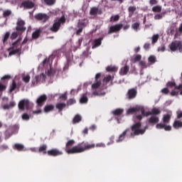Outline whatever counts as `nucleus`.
<instances>
[{
  "instance_id": "1",
  "label": "nucleus",
  "mask_w": 182,
  "mask_h": 182,
  "mask_svg": "<svg viewBox=\"0 0 182 182\" xmlns=\"http://www.w3.org/2000/svg\"><path fill=\"white\" fill-rule=\"evenodd\" d=\"M75 143V141L74 139H70L65 144V151L68 154H77V153H83V151L95 149V144H89V142L85 141L72 147ZM70 147L72 148L69 149Z\"/></svg>"
},
{
  "instance_id": "2",
  "label": "nucleus",
  "mask_w": 182,
  "mask_h": 182,
  "mask_svg": "<svg viewBox=\"0 0 182 182\" xmlns=\"http://www.w3.org/2000/svg\"><path fill=\"white\" fill-rule=\"evenodd\" d=\"M141 128V122H139L134 124L131 127L132 132L130 133V137H134V136H140V134H144L146 130L149 129V127L146 126L144 129Z\"/></svg>"
},
{
  "instance_id": "3",
  "label": "nucleus",
  "mask_w": 182,
  "mask_h": 182,
  "mask_svg": "<svg viewBox=\"0 0 182 182\" xmlns=\"http://www.w3.org/2000/svg\"><path fill=\"white\" fill-rule=\"evenodd\" d=\"M66 22V18L65 16H62L61 18H58V20H55L54 21V23L53 24V26L50 28V31L51 32H53L54 33H56L60 29V26L63 25Z\"/></svg>"
},
{
  "instance_id": "4",
  "label": "nucleus",
  "mask_w": 182,
  "mask_h": 182,
  "mask_svg": "<svg viewBox=\"0 0 182 182\" xmlns=\"http://www.w3.org/2000/svg\"><path fill=\"white\" fill-rule=\"evenodd\" d=\"M169 49L171 52H176L178 50L179 52H182V41H174L168 46Z\"/></svg>"
},
{
  "instance_id": "5",
  "label": "nucleus",
  "mask_w": 182,
  "mask_h": 182,
  "mask_svg": "<svg viewBox=\"0 0 182 182\" xmlns=\"http://www.w3.org/2000/svg\"><path fill=\"white\" fill-rule=\"evenodd\" d=\"M137 96V87H133L128 90L127 92V97L128 100H133Z\"/></svg>"
},
{
  "instance_id": "6",
  "label": "nucleus",
  "mask_w": 182,
  "mask_h": 182,
  "mask_svg": "<svg viewBox=\"0 0 182 182\" xmlns=\"http://www.w3.org/2000/svg\"><path fill=\"white\" fill-rule=\"evenodd\" d=\"M35 19L37 21H41V22H43V23H46V22H48L49 21V16L46 14L43 13H38L34 16Z\"/></svg>"
},
{
  "instance_id": "7",
  "label": "nucleus",
  "mask_w": 182,
  "mask_h": 182,
  "mask_svg": "<svg viewBox=\"0 0 182 182\" xmlns=\"http://www.w3.org/2000/svg\"><path fill=\"white\" fill-rule=\"evenodd\" d=\"M31 102L28 100H22L18 103L19 110H25V107L27 110H29Z\"/></svg>"
},
{
  "instance_id": "8",
  "label": "nucleus",
  "mask_w": 182,
  "mask_h": 182,
  "mask_svg": "<svg viewBox=\"0 0 182 182\" xmlns=\"http://www.w3.org/2000/svg\"><path fill=\"white\" fill-rule=\"evenodd\" d=\"M123 28V24H116L114 26H111L108 30V35L112 33H116V32H119V31Z\"/></svg>"
},
{
  "instance_id": "9",
  "label": "nucleus",
  "mask_w": 182,
  "mask_h": 182,
  "mask_svg": "<svg viewBox=\"0 0 182 182\" xmlns=\"http://www.w3.org/2000/svg\"><path fill=\"white\" fill-rule=\"evenodd\" d=\"M46 79V75L44 73H41L40 75H36L32 81L33 86H36L41 80L43 82Z\"/></svg>"
},
{
  "instance_id": "10",
  "label": "nucleus",
  "mask_w": 182,
  "mask_h": 182,
  "mask_svg": "<svg viewBox=\"0 0 182 182\" xmlns=\"http://www.w3.org/2000/svg\"><path fill=\"white\" fill-rule=\"evenodd\" d=\"M47 154L48 156L56 157L58 156H62V154H63V152L62 151H60L58 149H53L48 150L47 151Z\"/></svg>"
},
{
  "instance_id": "11",
  "label": "nucleus",
  "mask_w": 182,
  "mask_h": 182,
  "mask_svg": "<svg viewBox=\"0 0 182 182\" xmlns=\"http://www.w3.org/2000/svg\"><path fill=\"white\" fill-rule=\"evenodd\" d=\"M16 30L17 32H25V31H26V27H25V22L23 20H18L17 21Z\"/></svg>"
},
{
  "instance_id": "12",
  "label": "nucleus",
  "mask_w": 182,
  "mask_h": 182,
  "mask_svg": "<svg viewBox=\"0 0 182 182\" xmlns=\"http://www.w3.org/2000/svg\"><path fill=\"white\" fill-rule=\"evenodd\" d=\"M46 100H48V96L46 95H42L37 99L36 103L39 107H42Z\"/></svg>"
},
{
  "instance_id": "13",
  "label": "nucleus",
  "mask_w": 182,
  "mask_h": 182,
  "mask_svg": "<svg viewBox=\"0 0 182 182\" xmlns=\"http://www.w3.org/2000/svg\"><path fill=\"white\" fill-rule=\"evenodd\" d=\"M103 38L104 37H101V38L95 39L92 46V49H96V48H99V46L102 45V41H103Z\"/></svg>"
},
{
  "instance_id": "14",
  "label": "nucleus",
  "mask_w": 182,
  "mask_h": 182,
  "mask_svg": "<svg viewBox=\"0 0 182 182\" xmlns=\"http://www.w3.org/2000/svg\"><path fill=\"white\" fill-rule=\"evenodd\" d=\"M129 70H130V68L127 65H125L124 67H122L119 70V75L121 76H126V75H127V73H129Z\"/></svg>"
},
{
  "instance_id": "15",
  "label": "nucleus",
  "mask_w": 182,
  "mask_h": 182,
  "mask_svg": "<svg viewBox=\"0 0 182 182\" xmlns=\"http://www.w3.org/2000/svg\"><path fill=\"white\" fill-rule=\"evenodd\" d=\"M159 122H160V119L159 118V117L155 116V115H152L148 119V123H149V124H156L159 123Z\"/></svg>"
},
{
  "instance_id": "16",
  "label": "nucleus",
  "mask_w": 182,
  "mask_h": 182,
  "mask_svg": "<svg viewBox=\"0 0 182 182\" xmlns=\"http://www.w3.org/2000/svg\"><path fill=\"white\" fill-rule=\"evenodd\" d=\"M160 113H161V111H160V109L157 108H153L151 109V112H146V117H147V116H151V114L157 116V114H160Z\"/></svg>"
},
{
  "instance_id": "17",
  "label": "nucleus",
  "mask_w": 182,
  "mask_h": 182,
  "mask_svg": "<svg viewBox=\"0 0 182 182\" xmlns=\"http://www.w3.org/2000/svg\"><path fill=\"white\" fill-rule=\"evenodd\" d=\"M130 132V129H127L123 133H122L118 139L117 140V143H120V141H123L124 140V138L126 137V134Z\"/></svg>"
},
{
  "instance_id": "18",
  "label": "nucleus",
  "mask_w": 182,
  "mask_h": 182,
  "mask_svg": "<svg viewBox=\"0 0 182 182\" xmlns=\"http://www.w3.org/2000/svg\"><path fill=\"white\" fill-rule=\"evenodd\" d=\"M102 15V10H99L97 7H92L90 11V15L95 16V15Z\"/></svg>"
},
{
  "instance_id": "19",
  "label": "nucleus",
  "mask_w": 182,
  "mask_h": 182,
  "mask_svg": "<svg viewBox=\"0 0 182 182\" xmlns=\"http://www.w3.org/2000/svg\"><path fill=\"white\" fill-rule=\"evenodd\" d=\"M22 5L24 8H26V9H32V8L35 6V4L29 1L23 2Z\"/></svg>"
},
{
  "instance_id": "20",
  "label": "nucleus",
  "mask_w": 182,
  "mask_h": 182,
  "mask_svg": "<svg viewBox=\"0 0 182 182\" xmlns=\"http://www.w3.org/2000/svg\"><path fill=\"white\" fill-rule=\"evenodd\" d=\"M16 106V103L15 101L10 102L9 104H6L3 106V109L4 110H9V109H12V107H15Z\"/></svg>"
},
{
  "instance_id": "21",
  "label": "nucleus",
  "mask_w": 182,
  "mask_h": 182,
  "mask_svg": "<svg viewBox=\"0 0 182 182\" xmlns=\"http://www.w3.org/2000/svg\"><path fill=\"white\" fill-rule=\"evenodd\" d=\"M13 149L14 150H17L18 151H23V149H25V146L22 144H15L13 146Z\"/></svg>"
},
{
  "instance_id": "22",
  "label": "nucleus",
  "mask_w": 182,
  "mask_h": 182,
  "mask_svg": "<svg viewBox=\"0 0 182 182\" xmlns=\"http://www.w3.org/2000/svg\"><path fill=\"white\" fill-rule=\"evenodd\" d=\"M136 11H137V8H136L135 6H130L128 8L129 16V17L133 16V15H134V12H136Z\"/></svg>"
},
{
  "instance_id": "23",
  "label": "nucleus",
  "mask_w": 182,
  "mask_h": 182,
  "mask_svg": "<svg viewBox=\"0 0 182 182\" xmlns=\"http://www.w3.org/2000/svg\"><path fill=\"white\" fill-rule=\"evenodd\" d=\"M48 145L47 144H43L38 148V152L43 153V154H48Z\"/></svg>"
},
{
  "instance_id": "24",
  "label": "nucleus",
  "mask_w": 182,
  "mask_h": 182,
  "mask_svg": "<svg viewBox=\"0 0 182 182\" xmlns=\"http://www.w3.org/2000/svg\"><path fill=\"white\" fill-rule=\"evenodd\" d=\"M9 129H11L12 134H16V133H18L19 130V125L18 124L12 125L9 127Z\"/></svg>"
},
{
  "instance_id": "25",
  "label": "nucleus",
  "mask_w": 182,
  "mask_h": 182,
  "mask_svg": "<svg viewBox=\"0 0 182 182\" xmlns=\"http://www.w3.org/2000/svg\"><path fill=\"white\" fill-rule=\"evenodd\" d=\"M173 129H181L182 127V122L180 120H175L173 124Z\"/></svg>"
},
{
  "instance_id": "26",
  "label": "nucleus",
  "mask_w": 182,
  "mask_h": 182,
  "mask_svg": "<svg viewBox=\"0 0 182 182\" xmlns=\"http://www.w3.org/2000/svg\"><path fill=\"white\" fill-rule=\"evenodd\" d=\"M41 33H42V30L37 29L32 33L33 39H38L39 36H41Z\"/></svg>"
},
{
  "instance_id": "27",
  "label": "nucleus",
  "mask_w": 182,
  "mask_h": 182,
  "mask_svg": "<svg viewBox=\"0 0 182 182\" xmlns=\"http://www.w3.org/2000/svg\"><path fill=\"white\" fill-rule=\"evenodd\" d=\"M67 105L63 102L57 103L55 105L56 109H58V112H62L65 107H66Z\"/></svg>"
},
{
  "instance_id": "28",
  "label": "nucleus",
  "mask_w": 182,
  "mask_h": 182,
  "mask_svg": "<svg viewBox=\"0 0 182 182\" xmlns=\"http://www.w3.org/2000/svg\"><path fill=\"white\" fill-rule=\"evenodd\" d=\"M124 112V110H123V109L118 108L112 111V114H114V116H122Z\"/></svg>"
},
{
  "instance_id": "29",
  "label": "nucleus",
  "mask_w": 182,
  "mask_h": 182,
  "mask_svg": "<svg viewBox=\"0 0 182 182\" xmlns=\"http://www.w3.org/2000/svg\"><path fill=\"white\" fill-rule=\"evenodd\" d=\"M80 122H82V116L76 114L73 119V124H76V123H79Z\"/></svg>"
},
{
  "instance_id": "30",
  "label": "nucleus",
  "mask_w": 182,
  "mask_h": 182,
  "mask_svg": "<svg viewBox=\"0 0 182 182\" xmlns=\"http://www.w3.org/2000/svg\"><path fill=\"white\" fill-rule=\"evenodd\" d=\"M139 110H140V109H139L137 107L129 108L127 111V114H133V113H137V112H139Z\"/></svg>"
},
{
  "instance_id": "31",
  "label": "nucleus",
  "mask_w": 182,
  "mask_h": 182,
  "mask_svg": "<svg viewBox=\"0 0 182 182\" xmlns=\"http://www.w3.org/2000/svg\"><path fill=\"white\" fill-rule=\"evenodd\" d=\"M53 109H55L54 105H48L44 107V112H45V113H49V112H52V110H53Z\"/></svg>"
},
{
  "instance_id": "32",
  "label": "nucleus",
  "mask_w": 182,
  "mask_h": 182,
  "mask_svg": "<svg viewBox=\"0 0 182 182\" xmlns=\"http://www.w3.org/2000/svg\"><path fill=\"white\" fill-rule=\"evenodd\" d=\"M87 26V22L85 21V20H82L77 23V28H86Z\"/></svg>"
},
{
  "instance_id": "33",
  "label": "nucleus",
  "mask_w": 182,
  "mask_h": 182,
  "mask_svg": "<svg viewBox=\"0 0 182 182\" xmlns=\"http://www.w3.org/2000/svg\"><path fill=\"white\" fill-rule=\"evenodd\" d=\"M148 62L151 63V65H153L157 62V58L155 57V55H150L148 58Z\"/></svg>"
},
{
  "instance_id": "34",
  "label": "nucleus",
  "mask_w": 182,
  "mask_h": 182,
  "mask_svg": "<svg viewBox=\"0 0 182 182\" xmlns=\"http://www.w3.org/2000/svg\"><path fill=\"white\" fill-rule=\"evenodd\" d=\"M170 119H171V115L170 114L164 115V117H163L164 123H170Z\"/></svg>"
},
{
  "instance_id": "35",
  "label": "nucleus",
  "mask_w": 182,
  "mask_h": 182,
  "mask_svg": "<svg viewBox=\"0 0 182 182\" xmlns=\"http://www.w3.org/2000/svg\"><path fill=\"white\" fill-rule=\"evenodd\" d=\"M88 100H89L87 99V96H86V94H83L80 100V103H87Z\"/></svg>"
},
{
  "instance_id": "36",
  "label": "nucleus",
  "mask_w": 182,
  "mask_h": 182,
  "mask_svg": "<svg viewBox=\"0 0 182 182\" xmlns=\"http://www.w3.org/2000/svg\"><path fill=\"white\" fill-rule=\"evenodd\" d=\"M44 2L46 5H48V6H52L53 5H55V4H56V0H44Z\"/></svg>"
},
{
  "instance_id": "37",
  "label": "nucleus",
  "mask_w": 182,
  "mask_h": 182,
  "mask_svg": "<svg viewBox=\"0 0 182 182\" xmlns=\"http://www.w3.org/2000/svg\"><path fill=\"white\" fill-rule=\"evenodd\" d=\"M107 72H117L116 66H107L106 68Z\"/></svg>"
},
{
  "instance_id": "38",
  "label": "nucleus",
  "mask_w": 182,
  "mask_h": 182,
  "mask_svg": "<svg viewBox=\"0 0 182 182\" xmlns=\"http://www.w3.org/2000/svg\"><path fill=\"white\" fill-rule=\"evenodd\" d=\"M102 85V81L99 80V81H96L95 83L92 85V89H98V87H100V86Z\"/></svg>"
},
{
  "instance_id": "39",
  "label": "nucleus",
  "mask_w": 182,
  "mask_h": 182,
  "mask_svg": "<svg viewBox=\"0 0 182 182\" xmlns=\"http://www.w3.org/2000/svg\"><path fill=\"white\" fill-rule=\"evenodd\" d=\"M15 89H16V82H15V80H13L11 85H10V93H12V92H14Z\"/></svg>"
},
{
  "instance_id": "40",
  "label": "nucleus",
  "mask_w": 182,
  "mask_h": 182,
  "mask_svg": "<svg viewBox=\"0 0 182 182\" xmlns=\"http://www.w3.org/2000/svg\"><path fill=\"white\" fill-rule=\"evenodd\" d=\"M113 79H114V76L112 77V75H107L103 79V82L109 83V82H111L112 80H113Z\"/></svg>"
},
{
  "instance_id": "41",
  "label": "nucleus",
  "mask_w": 182,
  "mask_h": 182,
  "mask_svg": "<svg viewBox=\"0 0 182 182\" xmlns=\"http://www.w3.org/2000/svg\"><path fill=\"white\" fill-rule=\"evenodd\" d=\"M21 46L18 48H16V49H14V50H12L11 51H10L9 55L12 56V55H16V53H19V52H21Z\"/></svg>"
},
{
  "instance_id": "42",
  "label": "nucleus",
  "mask_w": 182,
  "mask_h": 182,
  "mask_svg": "<svg viewBox=\"0 0 182 182\" xmlns=\"http://www.w3.org/2000/svg\"><path fill=\"white\" fill-rule=\"evenodd\" d=\"M140 60H141V55L137 54L136 55H135V57L132 60V62L134 63H136V62H140Z\"/></svg>"
},
{
  "instance_id": "43",
  "label": "nucleus",
  "mask_w": 182,
  "mask_h": 182,
  "mask_svg": "<svg viewBox=\"0 0 182 182\" xmlns=\"http://www.w3.org/2000/svg\"><path fill=\"white\" fill-rule=\"evenodd\" d=\"M11 14L12 11H11V10H6L3 13V18H8V16H10Z\"/></svg>"
},
{
  "instance_id": "44",
  "label": "nucleus",
  "mask_w": 182,
  "mask_h": 182,
  "mask_svg": "<svg viewBox=\"0 0 182 182\" xmlns=\"http://www.w3.org/2000/svg\"><path fill=\"white\" fill-rule=\"evenodd\" d=\"M120 19V16L119 15H115L114 16H111L110 18V22H117Z\"/></svg>"
},
{
  "instance_id": "45",
  "label": "nucleus",
  "mask_w": 182,
  "mask_h": 182,
  "mask_svg": "<svg viewBox=\"0 0 182 182\" xmlns=\"http://www.w3.org/2000/svg\"><path fill=\"white\" fill-rule=\"evenodd\" d=\"M76 103V100L74 98H71L67 101V106H72V105H75Z\"/></svg>"
},
{
  "instance_id": "46",
  "label": "nucleus",
  "mask_w": 182,
  "mask_h": 182,
  "mask_svg": "<svg viewBox=\"0 0 182 182\" xmlns=\"http://www.w3.org/2000/svg\"><path fill=\"white\" fill-rule=\"evenodd\" d=\"M153 12H161V6H155L152 8Z\"/></svg>"
},
{
  "instance_id": "47",
  "label": "nucleus",
  "mask_w": 182,
  "mask_h": 182,
  "mask_svg": "<svg viewBox=\"0 0 182 182\" xmlns=\"http://www.w3.org/2000/svg\"><path fill=\"white\" fill-rule=\"evenodd\" d=\"M139 66H141V69L147 68V64L146 63V61L144 60L139 62Z\"/></svg>"
},
{
  "instance_id": "48",
  "label": "nucleus",
  "mask_w": 182,
  "mask_h": 182,
  "mask_svg": "<svg viewBox=\"0 0 182 182\" xmlns=\"http://www.w3.org/2000/svg\"><path fill=\"white\" fill-rule=\"evenodd\" d=\"M132 29H134V31H137V29H139V28H140V23H134L132 25Z\"/></svg>"
},
{
  "instance_id": "49",
  "label": "nucleus",
  "mask_w": 182,
  "mask_h": 182,
  "mask_svg": "<svg viewBox=\"0 0 182 182\" xmlns=\"http://www.w3.org/2000/svg\"><path fill=\"white\" fill-rule=\"evenodd\" d=\"M166 86L168 87H177V85H176L175 82H168L166 84Z\"/></svg>"
},
{
  "instance_id": "50",
  "label": "nucleus",
  "mask_w": 182,
  "mask_h": 182,
  "mask_svg": "<svg viewBox=\"0 0 182 182\" xmlns=\"http://www.w3.org/2000/svg\"><path fill=\"white\" fill-rule=\"evenodd\" d=\"M157 41H159V34L154 35L152 36V43H156Z\"/></svg>"
},
{
  "instance_id": "51",
  "label": "nucleus",
  "mask_w": 182,
  "mask_h": 182,
  "mask_svg": "<svg viewBox=\"0 0 182 182\" xmlns=\"http://www.w3.org/2000/svg\"><path fill=\"white\" fill-rule=\"evenodd\" d=\"M23 82H25V83H29V80H31V76L26 75V76L23 77Z\"/></svg>"
},
{
  "instance_id": "52",
  "label": "nucleus",
  "mask_w": 182,
  "mask_h": 182,
  "mask_svg": "<svg viewBox=\"0 0 182 182\" xmlns=\"http://www.w3.org/2000/svg\"><path fill=\"white\" fill-rule=\"evenodd\" d=\"M180 92L177 91V89H175L171 92V96H178Z\"/></svg>"
},
{
  "instance_id": "53",
  "label": "nucleus",
  "mask_w": 182,
  "mask_h": 182,
  "mask_svg": "<svg viewBox=\"0 0 182 182\" xmlns=\"http://www.w3.org/2000/svg\"><path fill=\"white\" fill-rule=\"evenodd\" d=\"M9 79H11V75H6L3 76L1 78V80L6 81V80H9Z\"/></svg>"
},
{
  "instance_id": "54",
  "label": "nucleus",
  "mask_w": 182,
  "mask_h": 182,
  "mask_svg": "<svg viewBox=\"0 0 182 182\" xmlns=\"http://www.w3.org/2000/svg\"><path fill=\"white\" fill-rule=\"evenodd\" d=\"M9 32H7L6 33V34L4 35V40H3V42L4 43H5V42H6V41H8L9 38Z\"/></svg>"
},
{
  "instance_id": "55",
  "label": "nucleus",
  "mask_w": 182,
  "mask_h": 182,
  "mask_svg": "<svg viewBox=\"0 0 182 182\" xmlns=\"http://www.w3.org/2000/svg\"><path fill=\"white\" fill-rule=\"evenodd\" d=\"M169 92H170V90H168V88L167 87H165L161 90V93H163L164 95H168Z\"/></svg>"
},
{
  "instance_id": "56",
  "label": "nucleus",
  "mask_w": 182,
  "mask_h": 182,
  "mask_svg": "<svg viewBox=\"0 0 182 182\" xmlns=\"http://www.w3.org/2000/svg\"><path fill=\"white\" fill-rule=\"evenodd\" d=\"M159 4V1L157 0H149V4L153 6V5H157Z\"/></svg>"
},
{
  "instance_id": "57",
  "label": "nucleus",
  "mask_w": 182,
  "mask_h": 182,
  "mask_svg": "<svg viewBox=\"0 0 182 182\" xmlns=\"http://www.w3.org/2000/svg\"><path fill=\"white\" fill-rule=\"evenodd\" d=\"M166 125V124H161V123H159V124H157L156 125V129H164V126Z\"/></svg>"
},
{
  "instance_id": "58",
  "label": "nucleus",
  "mask_w": 182,
  "mask_h": 182,
  "mask_svg": "<svg viewBox=\"0 0 182 182\" xmlns=\"http://www.w3.org/2000/svg\"><path fill=\"white\" fill-rule=\"evenodd\" d=\"M166 50V46L162 45L161 47L158 48V52H164Z\"/></svg>"
},
{
  "instance_id": "59",
  "label": "nucleus",
  "mask_w": 182,
  "mask_h": 182,
  "mask_svg": "<svg viewBox=\"0 0 182 182\" xmlns=\"http://www.w3.org/2000/svg\"><path fill=\"white\" fill-rule=\"evenodd\" d=\"M18 38V32H13L11 36V39H16Z\"/></svg>"
},
{
  "instance_id": "60",
  "label": "nucleus",
  "mask_w": 182,
  "mask_h": 182,
  "mask_svg": "<svg viewBox=\"0 0 182 182\" xmlns=\"http://www.w3.org/2000/svg\"><path fill=\"white\" fill-rule=\"evenodd\" d=\"M22 119H23V120H29V115L26 113H24L22 115Z\"/></svg>"
},
{
  "instance_id": "61",
  "label": "nucleus",
  "mask_w": 182,
  "mask_h": 182,
  "mask_svg": "<svg viewBox=\"0 0 182 182\" xmlns=\"http://www.w3.org/2000/svg\"><path fill=\"white\" fill-rule=\"evenodd\" d=\"M164 129L166 132H170L171 131V126L165 124Z\"/></svg>"
},
{
  "instance_id": "62",
  "label": "nucleus",
  "mask_w": 182,
  "mask_h": 182,
  "mask_svg": "<svg viewBox=\"0 0 182 182\" xmlns=\"http://www.w3.org/2000/svg\"><path fill=\"white\" fill-rule=\"evenodd\" d=\"M163 18V16L161 14H156L154 16V19L156 21H159Z\"/></svg>"
},
{
  "instance_id": "63",
  "label": "nucleus",
  "mask_w": 182,
  "mask_h": 182,
  "mask_svg": "<svg viewBox=\"0 0 182 182\" xmlns=\"http://www.w3.org/2000/svg\"><path fill=\"white\" fill-rule=\"evenodd\" d=\"M106 147V145L103 143H99L97 144H95V147Z\"/></svg>"
},
{
  "instance_id": "64",
  "label": "nucleus",
  "mask_w": 182,
  "mask_h": 182,
  "mask_svg": "<svg viewBox=\"0 0 182 182\" xmlns=\"http://www.w3.org/2000/svg\"><path fill=\"white\" fill-rule=\"evenodd\" d=\"M177 114V119H181L182 117V111H178L176 112Z\"/></svg>"
}]
</instances>
